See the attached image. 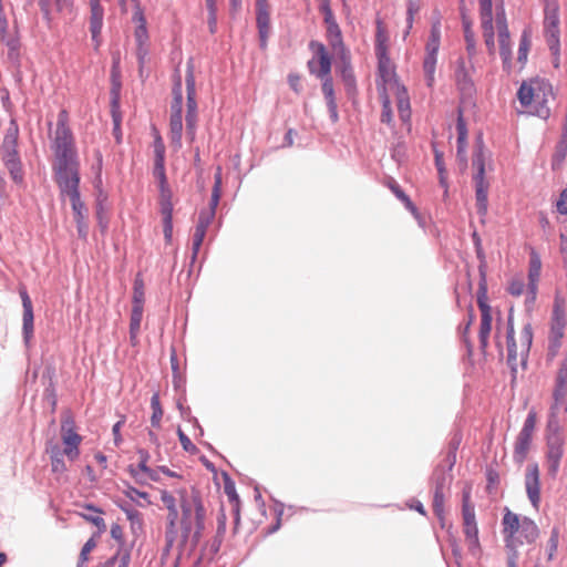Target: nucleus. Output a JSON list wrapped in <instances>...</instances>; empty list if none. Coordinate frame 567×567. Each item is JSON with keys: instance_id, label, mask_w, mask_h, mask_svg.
<instances>
[{"instance_id": "052dcab7", "label": "nucleus", "mask_w": 567, "mask_h": 567, "mask_svg": "<svg viewBox=\"0 0 567 567\" xmlns=\"http://www.w3.org/2000/svg\"><path fill=\"white\" fill-rule=\"evenodd\" d=\"M54 4L55 10L59 13H68L71 14L74 9V1L73 0H53L52 6Z\"/></svg>"}, {"instance_id": "79ce46f5", "label": "nucleus", "mask_w": 567, "mask_h": 567, "mask_svg": "<svg viewBox=\"0 0 567 567\" xmlns=\"http://www.w3.org/2000/svg\"><path fill=\"white\" fill-rule=\"evenodd\" d=\"M392 94H380L382 102L381 122L391 125L393 122V113L391 109Z\"/></svg>"}, {"instance_id": "c9c22d12", "label": "nucleus", "mask_w": 567, "mask_h": 567, "mask_svg": "<svg viewBox=\"0 0 567 567\" xmlns=\"http://www.w3.org/2000/svg\"><path fill=\"white\" fill-rule=\"evenodd\" d=\"M388 41L389 37L384 30V28L381 25V23H378L377 28V34H375V55H388Z\"/></svg>"}, {"instance_id": "f704fd0d", "label": "nucleus", "mask_w": 567, "mask_h": 567, "mask_svg": "<svg viewBox=\"0 0 567 567\" xmlns=\"http://www.w3.org/2000/svg\"><path fill=\"white\" fill-rule=\"evenodd\" d=\"M83 507L87 511H91V512L97 514V515H89V514H84V513H80L79 515L82 518H84L86 522L96 526L100 532H104L106 529V525H105L104 519L100 516V514H102L103 512L100 508H97L91 504H85Z\"/></svg>"}, {"instance_id": "4468645a", "label": "nucleus", "mask_w": 567, "mask_h": 567, "mask_svg": "<svg viewBox=\"0 0 567 567\" xmlns=\"http://www.w3.org/2000/svg\"><path fill=\"white\" fill-rule=\"evenodd\" d=\"M309 49L313 53L312 59L308 61L309 72L317 78L331 75V55L326 45L319 41H310Z\"/></svg>"}, {"instance_id": "c756f323", "label": "nucleus", "mask_w": 567, "mask_h": 567, "mask_svg": "<svg viewBox=\"0 0 567 567\" xmlns=\"http://www.w3.org/2000/svg\"><path fill=\"white\" fill-rule=\"evenodd\" d=\"M0 41L10 50H17L19 47L18 39L8 31V19L3 7H0Z\"/></svg>"}, {"instance_id": "8fccbe9b", "label": "nucleus", "mask_w": 567, "mask_h": 567, "mask_svg": "<svg viewBox=\"0 0 567 567\" xmlns=\"http://www.w3.org/2000/svg\"><path fill=\"white\" fill-rule=\"evenodd\" d=\"M444 492L434 491L433 495V512L440 518L443 519L444 516Z\"/></svg>"}, {"instance_id": "7ed1b4c3", "label": "nucleus", "mask_w": 567, "mask_h": 567, "mask_svg": "<svg viewBox=\"0 0 567 567\" xmlns=\"http://www.w3.org/2000/svg\"><path fill=\"white\" fill-rule=\"evenodd\" d=\"M378 58V78L377 87L379 94H392L400 118L408 122L411 117L410 97L405 86L400 84L395 65L391 61L389 54L380 55Z\"/></svg>"}, {"instance_id": "473e14b6", "label": "nucleus", "mask_w": 567, "mask_h": 567, "mask_svg": "<svg viewBox=\"0 0 567 567\" xmlns=\"http://www.w3.org/2000/svg\"><path fill=\"white\" fill-rule=\"evenodd\" d=\"M143 307H132L131 319H130V338L133 344L137 341V336L141 328Z\"/></svg>"}, {"instance_id": "de8ad7c7", "label": "nucleus", "mask_w": 567, "mask_h": 567, "mask_svg": "<svg viewBox=\"0 0 567 567\" xmlns=\"http://www.w3.org/2000/svg\"><path fill=\"white\" fill-rule=\"evenodd\" d=\"M96 547L94 538H90L82 547L76 567H85L90 559V553Z\"/></svg>"}, {"instance_id": "13d9d810", "label": "nucleus", "mask_w": 567, "mask_h": 567, "mask_svg": "<svg viewBox=\"0 0 567 567\" xmlns=\"http://www.w3.org/2000/svg\"><path fill=\"white\" fill-rule=\"evenodd\" d=\"M524 289L525 282L520 277L513 278L507 287V291L514 297H519L520 295H523Z\"/></svg>"}, {"instance_id": "2eb2a0df", "label": "nucleus", "mask_w": 567, "mask_h": 567, "mask_svg": "<svg viewBox=\"0 0 567 567\" xmlns=\"http://www.w3.org/2000/svg\"><path fill=\"white\" fill-rule=\"evenodd\" d=\"M564 454V439L558 433H551L547 436L546 467L551 477H556L560 460Z\"/></svg>"}, {"instance_id": "39448f33", "label": "nucleus", "mask_w": 567, "mask_h": 567, "mask_svg": "<svg viewBox=\"0 0 567 567\" xmlns=\"http://www.w3.org/2000/svg\"><path fill=\"white\" fill-rule=\"evenodd\" d=\"M502 533L506 548L517 549L524 544H533L539 536V529L535 522L526 516L520 517L509 508L504 509Z\"/></svg>"}, {"instance_id": "a19ab883", "label": "nucleus", "mask_w": 567, "mask_h": 567, "mask_svg": "<svg viewBox=\"0 0 567 567\" xmlns=\"http://www.w3.org/2000/svg\"><path fill=\"white\" fill-rule=\"evenodd\" d=\"M151 408H152V416H151V424L152 426L154 427H159L161 425V420L163 417V409H162V405H161V401H159V395L158 393H154L151 398Z\"/></svg>"}, {"instance_id": "f3484780", "label": "nucleus", "mask_w": 567, "mask_h": 567, "mask_svg": "<svg viewBox=\"0 0 567 567\" xmlns=\"http://www.w3.org/2000/svg\"><path fill=\"white\" fill-rule=\"evenodd\" d=\"M481 24L487 51L495 54L492 0H480Z\"/></svg>"}, {"instance_id": "0e129e2a", "label": "nucleus", "mask_w": 567, "mask_h": 567, "mask_svg": "<svg viewBox=\"0 0 567 567\" xmlns=\"http://www.w3.org/2000/svg\"><path fill=\"white\" fill-rule=\"evenodd\" d=\"M121 508L125 513L127 519L131 522L132 525L142 524V514L138 511L128 506H122Z\"/></svg>"}, {"instance_id": "680f3d73", "label": "nucleus", "mask_w": 567, "mask_h": 567, "mask_svg": "<svg viewBox=\"0 0 567 567\" xmlns=\"http://www.w3.org/2000/svg\"><path fill=\"white\" fill-rule=\"evenodd\" d=\"M177 434L183 449L188 453L195 454L197 452V447L190 439L181 429H178Z\"/></svg>"}, {"instance_id": "774afa93", "label": "nucleus", "mask_w": 567, "mask_h": 567, "mask_svg": "<svg viewBox=\"0 0 567 567\" xmlns=\"http://www.w3.org/2000/svg\"><path fill=\"white\" fill-rule=\"evenodd\" d=\"M556 209L561 215H567V188L563 189L557 202Z\"/></svg>"}, {"instance_id": "1a4fd4ad", "label": "nucleus", "mask_w": 567, "mask_h": 567, "mask_svg": "<svg viewBox=\"0 0 567 567\" xmlns=\"http://www.w3.org/2000/svg\"><path fill=\"white\" fill-rule=\"evenodd\" d=\"M462 525L465 542L468 547V551L473 556H477L481 551V544L478 539V527L475 517V508L471 503V491L465 489L462 498Z\"/></svg>"}, {"instance_id": "f03ea898", "label": "nucleus", "mask_w": 567, "mask_h": 567, "mask_svg": "<svg viewBox=\"0 0 567 567\" xmlns=\"http://www.w3.org/2000/svg\"><path fill=\"white\" fill-rule=\"evenodd\" d=\"M161 501L167 511L166 545L172 547L179 532L182 546L200 540L207 519L204 498L195 487L177 486L159 489Z\"/></svg>"}, {"instance_id": "b1692460", "label": "nucleus", "mask_w": 567, "mask_h": 567, "mask_svg": "<svg viewBox=\"0 0 567 567\" xmlns=\"http://www.w3.org/2000/svg\"><path fill=\"white\" fill-rule=\"evenodd\" d=\"M540 271H542L540 257L535 250H532L530 257H529V268H528L527 302H534L536 299Z\"/></svg>"}, {"instance_id": "393cba45", "label": "nucleus", "mask_w": 567, "mask_h": 567, "mask_svg": "<svg viewBox=\"0 0 567 567\" xmlns=\"http://www.w3.org/2000/svg\"><path fill=\"white\" fill-rule=\"evenodd\" d=\"M21 300H22V307H23V316H22V330H23V337L24 340L28 342L32 336H33V307L32 301L28 295L27 289L20 288L19 290Z\"/></svg>"}, {"instance_id": "bb28decb", "label": "nucleus", "mask_w": 567, "mask_h": 567, "mask_svg": "<svg viewBox=\"0 0 567 567\" xmlns=\"http://www.w3.org/2000/svg\"><path fill=\"white\" fill-rule=\"evenodd\" d=\"M322 81V93L327 101L330 116L333 122L338 121V106L334 96L333 82L331 75L327 78H319Z\"/></svg>"}, {"instance_id": "6ab92c4d", "label": "nucleus", "mask_w": 567, "mask_h": 567, "mask_svg": "<svg viewBox=\"0 0 567 567\" xmlns=\"http://www.w3.org/2000/svg\"><path fill=\"white\" fill-rule=\"evenodd\" d=\"M495 23L498 33L499 54L504 64H508L512 52L509 47V32L503 6L496 8Z\"/></svg>"}, {"instance_id": "6e6552de", "label": "nucleus", "mask_w": 567, "mask_h": 567, "mask_svg": "<svg viewBox=\"0 0 567 567\" xmlns=\"http://www.w3.org/2000/svg\"><path fill=\"white\" fill-rule=\"evenodd\" d=\"M544 35L550 52L560 51V18L558 0H544Z\"/></svg>"}, {"instance_id": "2f4dec72", "label": "nucleus", "mask_w": 567, "mask_h": 567, "mask_svg": "<svg viewBox=\"0 0 567 567\" xmlns=\"http://www.w3.org/2000/svg\"><path fill=\"white\" fill-rule=\"evenodd\" d=\"M159 210L165 218H173V193L169 187L159 188Z\"/></svg>"}, {"instance_id": "c85d7f7f", "label": "nucleus", "mask_w": 567, "mask_h": 567, "mask_svg": "<svg viewBox=\"0 0 567 567\" xmlns=\"http://www.w3.org/2000/svg\"><path fill=\"white\" fill-rule=\"evenodd\" d=\"M1 157L4 165L10 164V162L20 161L17 151V138L13 135L4 136L3 143L1 145Z\"/></svg>"}, {"instance_id": "4be33fe9", "label": "nucleus", "mask_w": 567, "mask_h": 567, "mask_svg": "<svg viewBox=\"0 0 567 567\" xmlns=\"http://www.w3.org/2000/svg\"><path fill=\"white\" fill-rule=\"evenodd\" d=\"M565 326L566 321L564 315L555 311L548 336V354L550 357H555L558 353L561 339L564 338Z\"/></svg>"}, {"instance_id": "423d86ee", "label": "nucleus", "mask_w": 567, "mask_h": 567, "mask_svg": "<svg viewBox=\"0 0 567 567\" xmlns=\"http://www.w3.org/2000/svg\"><path fill=\"white\" fill-rule=\"evenodd\" d=\"M553 96L550 83L539 78L523 82L517 91V99L522 106L542 118L548 117L549 107L547 103Z\"/></svg>"}, {"instance_id": "9b49d317", "label": "nucleus", "mask_w": 567, "mask_h": 567, "mask_svg": "<svg viewBox=\"0 0 567 567\" xmlns=\"http://www.w3.org/2000/svg\"><path fill=\"white\" fill-rule=\"evenodd\" d=\"M472 165L476 171L474 175V182L476 189L477 213L484 216L487 213V193L489 184L485 179V158L482 148H478L475 152Z\"/></svg>"}, {"instance_id": "20e7f679", "label": "nucleus", "mask_w": 567, "mask_h": 567, "mask_svg": "<svg viewBox=\"0 0 567 567\" xmlns=\"http://www.w3.org/2000/svg\"><path fill=\"white\" fill-rule=\"evenodd\" d=\"M61 439L63 451L56 444L47 447L50 455L51 470L54 474H64L68 471L63 456L70 461H75L80 456V444L82 436L75 431V422L71 412L66 411L61 417Z\"/></svg>"}, {"instance_id": "e2e57ef3", "label": "nucleus", "mask_w": 567, "mask_h": 567, "mask_svg": "<svg viewBox=\"0 0 567 567\" xmlns=\"http://www.w3.org/2000/svg\"><path fill=\"white\" fill-rule=\"evenodd\" d=\"M206 236V233L195 228V231H194V235H193V244H192V249H193V257L195 258L202 247V244L204 241V238Z\"/></svg>"}, {"instance_id": "412c9836", "label": "nucleus", "mask_w": 567, "mask_h": 567, "mask_svg": "<svg viewBox=\"0 0 567 567\" xmlns=\"http://www.w3.org/2000/svg\"><path fill=\"white\" fill-rule=\"evenodd\" d=\"M478 308L481 310V323H480V343L481 348L485 350L488 346V337L492 330V310L491 307L487 305L486 298H485V290L483 291L482 296L478 297L477 300Z\"/></svg>"}, {"instance_id": "ea45409f", "label": "nucleus", "mask_w": 567, "mask_h": 567, "mask_svg": "<svg viewBox=\"0 0 567 567\" xmlns=\"http://www.w3.org/2000/svg\"><path fill=\"white\" fill-rule=\"evenodd\" d=\"M145 300V288L143 279L140 276H136L133 286V300L132 307H143L144 308Z\"/></svg>"}, {"instance_id": "bf43d9fd", "label": "nucleus", "mask_w": 567, "mask_h": 567, "mask_svg": "<svg viewBox=\"0 0 567 567\" xmlns=\"http://www.w3.org/2000/svg\"><path fill=\"white\" fill-rule=\"evenodd\" d=\"M536 426V413L530 411L520 430V434L533 436Z\"/></svg>"}, {"instance_id": "72a5a7b5", "label": "nucleus", "mask_w": 567, "mask_h": 567, "mask_svg": "<svg viewBox=\"0 0 567 567\" xmlns=\"http://www.w3.org/2000/svg\"><path fill=\"white\" fill-rule=\"evenodd\" d=\"M123 494L138 506L145 507L152 504L150 495L146 492L138 491L131 485H127Z\"/></svg>"}, {"instance_id": "5fc2aeb1", "label": "nucleus", "mask_w": 567, "mask_h": 567, "mask_svg": "<svg viewBox=\"0 0 567 567\" xmlns=\"http://www.w3.org/2000/svg\"><path fill=\"white\" fill-rule=\"evenodd\" d=\"M433 478L435 482V491L440 489L441 492H444V488L450 481L447 472L444 468H436L433 474Z\"/></svg>"}, {"instance_id": "c03bdc74", "label": "nucleus", "mask_w": 567, "mask_h": 567, "mask_svg": "<svg viewBox=\"0 0 567 567\" xmlns=\"http://www.w3.org/2000/svg\"><path fill=\"white\" fill-rule=\"evenodd\" d=\"M327 39L329 41L330 47L343 42L342 33L337 22H331L330 24H327Z\"/></svg>"}, {"instance_id": "e433bc0d", "label": "nucleus", "mask_w": 567, "mask_h": 567, "mask_svg": "<svg viewBox=\"0 0 567 567\" xmlns=\"http://www.w3.org/2000/svg\"><path fill=\"white\" fill-rule=\"evenodd\" d=\"M334 55L341 61L342 63V73L346 75L348 69H350L351 65V54L350 51L346 48L344 43L341 42L340 44L331 47Z\"/></svg>"}, {"instance_id": "6e6d98bb", "label": "nucleus", "mask_w": 567, "mask_h": 567, "mask_svg": "<svg viewBox=\"0 0 567 567\" xmlns=\"http://www.w3.org/2000/svg\"><path fill=\"white\" fill-rule=\"evenodd\" d=\"M421 8V0H408V8H406V23H408V31L409 33L410 29L412 28L414 16L420 11Z\"/></svg>"}, {"instance_id": "a878e982", "label": "nucleus", "mask_w": 567, "mask_h": 567, "mask_svg": "<svg viewBox=\"0 0 567 567\" xmlns=\"http://www.w3.org/2000/svg\"><path fill=\"white\" fill-rule=\"evenodd\" d=\"M91 16H90V31L93 39H96L102 30L104 10L100 0H89Z\"/></svg>"}, {"instance_id": "dca6fc26", "label": "nucleus", "mask_w": 567, "mask_h": 567, "mask_svg": "<svg viewBox=\"0 0 567 567\" xmlns=\"http://www.w3.org/2000/svg\"><path fill=\"white\" fill-rule=\"evenodd\" d=\"M473 72L474 66L471 62L467 63L464 58L457 59L455 63L454 79L458 90L463 95L472 96V94L475 92V85L472 79Z\"/></svg>"}, {"instance_id": "338daca9", "label": "nucleus", "mask_w": 567, "mask_h": 567, "mask_svg": "<svg viewBox=\"0 0 567 567\" xmlns=\"http://www.w3.org/2000/svg\"><path fill=\"white\" fill-rule=\"evenodd\" d=\"M154 155L155 161L164 162L165 161V146L161 138V136H157L154 142Z\"/></svg>"}, {"instance_id": "09e8293b", "label": "nucleus", "mask_w": 567, "mask_h": 567, "mask_svg": "<svg viewBox=\"0 0 567 567\" xmlns=\"http://www.w3.org/2000/svg\"><path fill=\"white\" fill-rule=\"evenodd\" d=\"M206 7L208 10V25L212 33L217 28V0H206Z\"/></svg>"}, {"instance_id": "69168bd1", "label": "nucleus", "mask_w": 567, "mask_h": 567, "mask_svg": "<svg viewBox=\"0 0 567 567\" xmlns=\"http://www.w3.org/2000/svg\"><path fill=\"white\" fill-rule=\"evenodd\" d=\"M226 523H227V516L225 514L224 507L219 509V513L217 515V537H223L226 533Z\"/></svg>"}, {"instance_id": "7c9ffc66", "label": "nucleus", "mask_w": 567, "mask_h": 567, "mask_svg": "<svg viewBox=\"0 0 567 567\" xmlns=\"http://www.w3.org/2000/svg\"><path fill=\"white\" fill-rule=\"evenodd\" d=\"M224 491H225V494L227 495V498H228V502L230 505V511L234 516V523H235V528H236L239 523V519H240L239 496L236 493V489H235V486L233 483H225Z\"/></svg>"}, {"instance_id": "3c124183", "label": "nucleus", "mask_w": 567, "mask_h": 567, "mask_svg": "<svg viewBox=\"0 0 567 567\" xmlns=\"http://www.w3.org/2000/svg\"><path fill=\"white\" fill-rule=\"evenodd\" d=\"M153 173H154V176L158 179L159 188L169 187V185L167 183V178H166V173H165V161L164 162L155 161Z\"/></svg>"}, {"instance_id": "a18cd8bd", "label": "nucleus", "mask_w": 567, "mask_h": 567, "mask_svg": "<svg viewBox=\"0 0 567 567\" xmlns=\"http://www.w3.org/2000/svg\"><path fill=\"white\" fill-rule=\"evenodd\" d=\"M456 130H457V153L458 155L462 154L464 152V148H465V143H466V138H467V130H466V125H465V122L462 117V115L458 116L457 118V124H456Z\"/></svg>"}, {"instance_id": "864d4df0", "label": "nucleus", "mask_w": 567, "mask_h": 567, "mask_svg": "<svg viewBox=\"0 0 567 567\" xmlns=\"http://www.w3.org/2000/svg\"><path fill=\"white\" fill-rule=\"evenodd\" d=\"M215 216L212 210H202L198 216V221L195 228L206 233L209 225L213 223Z\"/></svg>"}, {"instance_id": "0eeeda50", "label": "nucleus", "mask_w": 567, "mask_h": 567, "mask_svg": "<svg viewBox=\"0 0 567 567\" xmlns=\"http://www.w3.org/2000/svg\"><path fill=\"white\" fill-rule=\"evenodd\" d=\"M533 342V328L526 323L519 331H515L512 316L508 317L506 332L507 363L513 371L517 367H525Z\"/></svg>"}, {"instance_id": "4c0bfd02", "label": "nucleus", "mask_w": 567, "mask_h": 567, "mask_svg": "<svg viewBox=\"0 0 567 567\" xmlns=\"http://www.w3.org/2000/svg\"><path fill=\"white\" fill-rule=\"evenodd\" d=\"M220 196H221V173H220V168H218L217 173L215 174V183H214V187H213V192H212L209 207L206 210H212L215 215L216 207L218 206Z\"/></svg>"}, {"instance_id": "aec40b11", "label": "nucleus", "mask_w": 567, "mask_h": 567, "mask_svg": "<svg viewBox=\"0 0 567 567\" xmlns=\"http://www.w3.org/2000/svg\"><path fill=\"white\" fill-rule=\"evenodd\" d=\"M256 22L260 48L266 50L270 33V8L267 0H256Z\"/></svg>"}, {"instance_id": "f257e3e1", "label": "nucleus", "mask_w": 567, "mask_h": 567, "mask_svg": "<svg viewBox=\"0 0 567 567\" xmlns=\"http://www.w3.org/2000/svg\"><path fill=\"white\" fill-rule=\"evenodd\" d=\"M68 121V112L65 110L60 111L52 143L53 172L61 194L70 198L79 236L85 238L87 235V209L80 197V163Z\"/></svg>"}, {"instance_id": "603ef678", "label": "nucleus", "mask_w": 567, "mask_h": 567, "mask_svg": "<svg viewBox=\"0 0 567 567\" xmlns=\"http://www.w3.org/2000/svg\"><path fill=\"white\" fill-rule=\"evenodd\" d=\"M464 37L466 42V50L468 52L470 56H473L475 54V39L474 33L471 29V23L466 20H464Z\"/></svg>"}, {"instance_id": "cd10ccee", "label": "nucleus", "mask_w": 567, "mask_h": 567, "mask_svg": "<svg viewBox=\"0 0 567 567\" xmlns=\"http://www.w3.org/2000/svg\"><path fill=\"white\" fill-rule=\"evenodd\" d=\"M532 440H533V436L518 433L516 441H515L514 453H513L514 461L517 464L522 465L524 463V461L526 460L527 454L530 449Z\"/></svg>"}, {"instance_id": "9d476101", "label": "nucleus", "mask_w": 567, "mask_h": 567, "mask_svg": "<svg viewBox=\"0 0 567 567\" xmlns=\"http://www.w3.org/2000/svg\"><path fill=\"white\" fill-rule=\"evenodd\" d=\"M183 91L179 74L176 75L173 86V101L171 104L169 137L176 147L182 145L183 135Z\"/></svg>"}, {"instance_id": "5701e85b", "label": "nucleus", "mask_w": 567, "mask_h": 567, "mask_svg": "<svg viewBox=\"0 0 567 567\" xmlns=\"http://www.w3.org/2000/svg\"><path fill=\"white\" fill-rule=\"evenodd\" d=\"M560 409L567 412V359L558 371L554 390L553 410L558 411Z\"/></svg>"}, {"instance_id": "ddd939ff", "label": "nucleus", "mask_w": 567, "mask_h": 567, "mask_svg": "<svg viewBox=\"0 0 567 567\" xmlns=\"http://www.w3.org/2000/svg\"><path fill=\"white\" fill-rule=\"evenodd\" d=\"M185 83H186V93H187L186 128H187V134L190 137V141H194L196 122H197V102H196L194 66H193L192 62H188V64H187Z\"/></svg>"}, {"instance_id": "49530a36", "label": "nucleus", "mask_w": 567, "mask_h": 567, "mask_svg": "<svg viewBox=\"0 0 567 567\" xmlns=\"http://www.w3.org/2000/svg\"><path fill=\"white\" fill-rule=\"evenodd\" d=\"M532 42L529 35L524 32L522 34L520 41H519V48H518V61L524 64L527 61L528 52L530 49Z\"/></svg>"}, {"instance_id": "f8f14e48", "label": "nucleus", "mask_w": 567, "mask_h": 567, "mask_svg": "<svg viewBox=\"0 0 567 567\" xmlns=\"http://www.w3.org/2000/svg\"><path fill=\"white\" fill-rule=\"evenodd\" d=\"M441 44V23L435 21L432 23L430 37L425 45V58L423 61V70L427 79L429 85L434 81L435 65L437 52Z\"/></svg>"}, {"instance_id": "a211bd4d", "label": "nucleus", "mask_w": 567, "mask_h": 567, "mask_svg": "<svg viewBox=\"0 0 567 567\" xmlns=\"http://www.w3.org/2000/svg\"><path fill=\"white\" fill-rule=\"evenodd\" d=\"M540 473L537 463H530L525 472V488L533 507L538 511L540 504Z\"/></svg>"}, {"instance_id": "4d7b16f0", "label": "nucleus", "mask_w": 567, "mask_h": 567, "mask_svg": "<svg viewBox=\"0 0 567 567\" xmlns=\"http://www.w3.org/2000/svg\"><path fill=\"white\" fill-rule=\"evenodd\" d=\"M6 167L8 168L9 173L11 175V178L13 179L14 183L21 184L23 182V172H22V166H21L20 161L10 162V164H7Z\"/></svg>"}, {"instance_id": "37998d69", "label": "nucleus", "mask_w": 567, "mask_h": 567, "mask_svg": "<svg viewBox=\"0 0 567 567\" xmlns=\"http://www.w3.org/2000/svg\"><path fill=\"white\" fill-rule=\"evenodd\" d=\"M137 454L140 456V463L137 465L140 471L143 474H145L147 478H150L152 481H155V482L158 481L156 472L147 466V462H148V458H150L148 452L145 451V450H138Z\"/></svg>"}, {"instance_id": "58836bf2", "label": "nucleus", "mask_w": 567, "mask_h": 567, "mask_svg": "<svg viewBox=\"0 0 567 567\" xmlns=\"http://www.w3.org/2000/svg\"><path fill=\"white\" fill-rule=\"evenodd\" d=\"M120 90H121V83L113 75L112 76L111 95H112V112H113V120H114V131H117L120 128V118L115 114V109L118 106Z\"/></svg>"}]
</instances>
